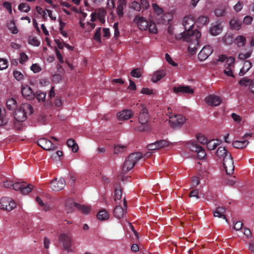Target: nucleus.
<instances>
[{
    "instance_id": "1",
    "label": "nucleus",
    "mask_w": 254,
    "mask_h": 254,
    "mask_svg": "<svg viewBox=\"0 0 254 254\" xmlns=\"http://www.w3.org/2000/svg\"><path fill=\"white\" fill-rule=\"evenodd\" d=\"M201 36V33L197 30L194 31H189L188 32H182L175 36L177 40L183 39V41L187 42H190V44L188 47L189 52L193 55L195 54L197 47L199 46V39Z\"/></svg>"
},
{
    "instance_id": "2",
    "label": "nucleus",
    "mask_w": 254,
    "mask_h": 254,
    "mask_svg": "<svg viewBox=\"0 0 254 254\" xmlns=\"http://www.w3.org/2000/svg\"><path fill=\"white\" fill-rule=\"evenodd\" d=\"M33 113V109L31 105L28 103H24L15 111L14 116L17 122H23L26 120L28 115H30Z\"/></svg>"
},
{
    "instance_id": "3",
    "label": "nucleus",
    "mask_w": 254,
    "mask_h": 254,
    "mask_svg": "<svg viewBox=\"0 0 254 254\" xmlns=\"http://www.w3.org/2000/svg\"><path fill=\"white\" fill-rule=\"evenodd\" d=\"M142 157L143 155L140 152L131 153L126 158L123 167V170L124 172L129 171Z\"/></svg>"
},
{
    "instance_id": "4",
    "label": "nucleus",
    "mask_w": 254,
    "mask_h": 254,
    "mask_svg": "<svg viewBox=\"0 0 254 254\" xmlns=\"http://www.w3.org/2000/svg\"><path fill=\"white\" fill-rule=\"evenodd\" d=\"M136 106L139 112L138 120L139 124L141 125L148 124L147 122L149 117L148 110L145 106L142 104H136Z\"/></svg>"
},
{
    "instance_id": "5",
    "label": "nucleus",
    "mask_w": 254,
    "mask_h": 254,
    "mask_svg": "<svg viewBox=\"0 0 254 254\" xmlns=\"http://www.w3.org/2000/svg\"><path fill=\"white\" fill-rule=\"evenodd\" d=\"M59 241L63 245V249L68 253L71 252V236L70 234L62 233L59 236Z\"/></svg>"
},
{
    "instance_id": "6",
    "label": "nucleus",
    "mask_w": 254,
    "mask_h": 254,
    "mask_svg": "<svg viewBox=\"0 0 254 254\" xmlns=\"http://www.w3.org/2000/svg\"><path fill=\"white\" fill-rule=\"evenodd\" d=\"M16 206L14 201L10 197H3L0 199V208L10 211Z\"/></svg>"
},
{
    "instance_id": "7",
    "label": "nucleus",
    "mask_w": 254,
    "mask_h": 254,
    "mask_svg": "<svg viewBox=\"0 0 254 254\" xmlns=\"http://www.w3.org/2000/svg\"><path fill=\"white\" fill-rule=\"evenodd\" d=\"M33 188L32 185H27L24 182H16L13 184V189L15 190L20 191L23 194H28L32 191Z\"/></svg>"
},
{
    "instance_id": "8",
    "label": "nucleus",
    "mask_w": 254,
    "mask_h": 254,
    "mask_svg": "<svg viewBox=\"0 0 254 254\" xmlns=\"http://www.w3.org/2000/svg\"><path fill=\"white\" fill-rule=\"evenodd\" d=\"M223 166L228 175H230L233 173L235 166L233 159L231 154H228L224 157Z\"/></svg>"
},
{
    "instance_id": "9",
    "label": "nucleus",
    "mask_w": 254,
    "mask_h": 254,
    "mask_svg": "<svg viewBox=\"0 0 254 254\" xmlns=\"http://www.w3.org/2000/svg\"><path fill=\"white\" fill-rule=\"evenodd\" d=\"M170 118L169 123L173 128L180 127L186 122L185 117L182 115H177Z\"/></svg>"
},
{
    "instance_id": "10",
    "label": "nucleus",
    "mask_w": 254,
    "mask_h": 254,
    "mask_svg": "<svg viewBox=\"0 0 254 254\" xmlns=\"http://www.w3.org/2000/svg\"><path fill=\"white\" fill-rule=\"evenodd\" d=\"M235 58L230 57L227 59L225 64L226 69L224 70L225 74L228 76L234 77L233 74V68L234 67Z\"/></svg>"
},
{
    "instance_id": "11",
    "label": "nucleus",
    "mask_w": 254,
    "mask_h": 254,
    "mask_svg": "<svg viewBox=\"0 0 254 254\" xmlns=\"http://www.w3.org/2000/svg\"><path fill=\"white\" fill-rule=\"evenodd\" d=\"M65 185V181L64 178H61L57 180L55 178L51 181L50 183V188L54 191H60L63 190Z\"/></svg>"
},
{
    "instance_id": "12",
    "label": "nucleus",
    "mask_w": 254,
    "mask_h": 254,
    "mask_svg": "<svg viewBox=\"0 0 254 254\" xmlns=\"http://www.w3.org/2000/svg\"><path fill=\"white\" fill-rule=\"evenodd\" d=\"M195 23V18L191 15L187 16L184 18L183 26L187 32L193 31L192 29ZM194 30H193L194 31Z\"/></svg>"
},
{
    "instance_id": "13",
    "label": "nucleus",
    "mask_w": 254,
    "mask_h": 254,
    "mask_svg": "<svg viewBox=\"0 0 254 254\" xmlns=\"http://www.w3.org/2000/svg\"><path fill=\"white\" fill-rule=\"evenodd\" d=\"M37 144L45 150H54L57 148L50 140L45 138L39 139L37 141Z\"/></svg>"
},
{
    "instance_id": "14",
    "label": "nucleus",
    "mask_w": 254,
    "mask_h": 254,
    "mask_svg": "<svg viewBox=\"0 0 254 254\" xmlns=\"http://www.w3.org/2000/svg\"><path fill=\"white\" fill-rule=\"evenodd\" d=\"M133 22L137 24L140 30L145 31L148 29L149 23L143 17L137 15L135 17Z\"/></svg>"
},
{
    "instance_id": "15",
    "label": "nucleus",
    "mask_w": 254,
    "mask_h": 254,
    "mask_svg": "<svg viewBox=\"0 0 254 254\" xmlns=\"http://www.w3.org/2000/svg\"><path fill=\"white\" fill-rule=\"evenodd\" d=\"M205 101L210 106H218L222 103V99L219 96L209 95L205 98Z\"/></svg>"
},
{
    "instance_id": "16",
    "label": "nucleus",
    "mask_w": 254,
    "mask_h": 254,
    "mask_svg": "<svg viewBox=\"0 0 254 254\" xmlns=\"http://www.w3.org/2000/svg\"><path fill=\"white\" fill-rule=\"evenodd\" d=\"M212 48L209 45L203 47L198 55V58L200 61L205 60L213 52Z\"/></svg>"
},
{
    "instance_id": "17",
    "label": "nucleus",
    "mask_w": 254,
    "mask_h": 254,
    "mask_svg": "<svg viewBox=\"0 0 254 254\" xmlns=\"http://www.w3.org/2000/svg\"><path fill=\"white\" fill-rule=\"evenodd\" d=\"M21 93L24 98L28 100H32L35 98V95L33 90L27 85H22Z\"/></svg>"
},
{
    "instance_id": "18",
    "label": "nucleus",
    "mask_w": 254,
    "mask_h": 254,
    "mask_svg": "<svg viewBox=\"0 0 254 254\" xmlns=\"http://www.w3.org/2000/svg\"><path fill=\"white\" fill-rule=\"evenodd\" d=\"M174 92L178 94H192L193 93V89L191 88L189 86L180 85L173 88Z\"/></svg>"
},
{
    "instance_id": "19",
    "label": "nucleus",
    "mask_w": 254,
    "mask_h": 254,
    "mask_svg": "<svg viewBox=\"0 0 254 254\" xmlns=\"http://www.w3.org/2000/svg\"><path fill=\"white\" fill-rule=\"evenodd\" d=\"M133 116V113L129 109H125L117 114L119 120H127L132 118Z\"/></svg>"
},
{
    "instance_id": "20",
    "label": "nucleus",
    "mask_w": 254,
    "mask_h": 254,
    "mask_svg": "<svg viewBox=\"0 0 254 254\" xmlns=\"http://www.w3.org/2000/svg\"><path fill=\"white\" fill-rule=\"evenodd\" d=\"M222 28L221 23L216 22L214 24H212L209 29V32L213 36H217L221 33Z\"/></svg>"
},
{
    "instance_id": "21",
    "label": "nucleus",
    "mask_w": 254,
    "mask_h": 254,
    "mask_svg": "<svg viewBox=\"0 0 254 254\" xmlns=\"http://www.w3.org/2000/svg\"><path fill=\"white\" fill-rule=\"evenodd\" d=\"M127 5L126 0H119L117 7V13L119 17H122L124 15V9Z\"/></svg>"
},
{
    "instance_id": "22",
    "label": "nucleus",
    "mask_w": 254,
    "mask_h": 254,
    "mask_svg": "<svg viewBox=\"0 0 254 254\" xmlns=\"http://www.w3.org/2000/svg\"><path fill=\"white\" fill-rule=\"evenodd\" d=\"M186 147L189 148L190 151L196 153L201 147L196 141L187 142L186 143Z\"/></svg>"
},
{
    "instance_id": "23",
    "label": "nucleus",
    "mask_w": 254,
    "mask_h": 254,
    "mask_svg": "<svg viewBox=\"0 0 254 254\" xmlns=\"http://www.w3.org/2000/svg\"><path fill=\"white\" fill-rule=\"evenodd\" d=\"M231 29L239 30L241 28L242 22L237 18H233L229 22Z\"/></svg>"
},
{
    "instance_id": "24",
    "label": "nucleus",
    "mask_w": 254,
    "mask_h": 254,
    "mask_svg": "<svg viewBox=\"0 0 254 254\" xmlns=\"http://www.w3.org/2000/svg\"><path fill=\"white\" fill-rule=\"evenodd\" d=\"M227 6L225 5L218 6L214 10V14L217 17L224 16L225 15V11Z\"/></svg>"
},
{
    "instance_id": "25",
    "label": "nucleus",
    "mask_w": 254,
    "mask_h": 254,
    "mask_svg": "<svg viewBox=\"0 0 254 254\" xmlns=\"http://www.w3.org/2000/svg\"><path fill=\"white\" fill-rule=\"evenodd\" d=\"M166 72L164 70H160L155 72L152 78V80L154 82H156L160 80L162 78L165 76Z\"/></svg>"
},
{
    "instance_id": "26",
    "label": "nucleus",
    "mask_w": 254,
    "mask_h": 254,
    "mask_svg": "<svg viewBox=\"0 0 254 254\" xmlns=\"http://www.w3.org/2000/svg\"><path fill=\"white\" fill-rule=\"evenodd\" d=\"M246 38L243 35H238L234 40V42L239 47H243L246 43Z\"/></svg>"
},
{
    "instance_id": "27",
    "label": "nucleus",
    "mask_w": 254,
    "mask_h": 254,
    "mask_svg": "<svg viewBox=\"0 0 254 254\" xmlns=\"http://www.w3.org/2000/svg\"><path fill=\"white\" fill-rule=\"evenodd\" d=\"M249 144L248 140L238 141L236 140L232 143L233 146L238 149H242L246 147Z\"/></svg>"
},
{
    "instance_id": "28",
    "label": "nucleus",
    "mask_w": 254,
    "mask_h": 254,
    "mask_svg": "<svg viewBox=\"0 0 254 254\" xmlns=\"http://www.w3.org/2000/svg\"><path fill=\"white\" fill-rule=\"evenodd\" d=\"M6 104L7 109L9 110H14L17 107L16 101L13 98L8 99Z\"/></svg>"
},
{
    "instance_id": "29",
    "label": "nucleus",
    "mask_w": 254,
    "mask_h": 254,
    "mask_svg": "<svg viewBox=\"0 0 254 254\" xmlns=\"http://www.w3.org/2000/svg\"><path fill=\"white\" fill-rule=\"evenodd\" d=\"M209 21L208 17L206 16L201 15L199 16L197 19L195 18V23L201 26L204 25L208 23Z\"/></svg>"
},
{
    "instance_id": "30",
    "label": "nucleus",
    "mask_w": 254,
    "mask_h": 254,
    "mask_svg": "<svg viewBox=\"0 0 254 254\" xmlns=\"http://www.w3.org/2000/svg\"><path fill=\"white\" fill-rule=\"evenodd\" d=\"M66 144L69 147L72 148V151L73 152L75 153L78 151V146L73 139H68L66 141Z\"/></svg>"
},
{
    "instance_id": "31",
    "label": "nucleus",
    "mask_w": 254,
    "mask_h": 254,
    "mask_svg": "<svg viewBox=\"0 0 254 254\" xmlns=\"http://www.w3.org/2000/svg\"><path fill=\"white\" fill-rule=\"evenodd\" d=\"M73 205L75 207V208L81 211L82 213L84 214H87L89 211L90 210V208L88 206L82 205L81 204H79L76 202H74Z\"/></svg>"
},
{
    "instance_id": "32",
    "label": "nucleus",
    "mask_w": 254,
    "mask_h": 254,
    "mask_svg": "<svg viewBox=\"0 0 254 254\" xmlns=\"http://www.w3.org/2000/svg\"><path fill=\"white\" fill-rule=\"evenodd\" d=\"M124 213V210L123 207L120 206H117L114 211V214L116 217L118 218H122Z\"/></svg>"
},
{
    "instance_id": "33",
    "label": "nucleus",
    "mask_w": 254,
    "mask_h": 254,
    "mask_svg": "<svg viewBox=\"0 0 254 254\" xmlns=\"http://www.w3.org/2000/svg\"><path fill=\"white\" fill-rule=\"evenodd\" d=\"M34 95H35V98H36L39 102H44L45 100L46 93L42 92L40 90H38L34 93Z\"/></svg>"
},
{
    "instance_id": "34",
    "label": "nucleus",
    "mask_w": 254,
    "mask_h": 254,
    "mask_svg": "<svg viewBox=\"0 0 254 254\" xmlns=\"http://www.w3.org/2000/svg\"><path fill=\"white\" fill-rule=\"evenodd\" d=\"M221 143L220 140H217V142H215L214 140H211L207 142V147L209 150H213L216 148V147L219 145Z\"/></svg>"
},
{
    "instance_id": "35",
    "label": "nucleus",
    "mask_w": 254,
    "mask_h": 254,
    "mask_svg": "<svg viewBox=\"0 0 254 254\" xmlns=\"http://www.w3.org/2000/svg\"><path fill=\"white\" fill-rule=\"evenodd\" d=\"M97 218L101 221L106 220L108 219L109 215L104 209L100 210L97 214Z\"/></svg>"
},
{
    "instance_id": "36",
    "label": "nucleus",
    "mask_w": 254,
    "mask_h": 254,
    "mask_svg": "<svg viewBox=\"0 0 254 254\" xmlns=\"http://www.w3.org/2000/svg\"><path fill=\"white\" fill-rule=\"evenodd\" d=\"M228 154H230V153H228L227 152V151L226 150V149H225V147H219L218 149H217V150L216 151V155L219 157V158H222V157H224L226 156V155H227Z\"/></svg>"
},
{
    "instance_id": "37",
    "label": "nucleus",
    "mask_w": 254,
    "mask_h": 254,
    "mask_svg": "<svg viewBox=\"0 0 254 254\" xmlns=\"http://www.w3.org/2000/svg\"><path fill=\"white\" fill-rule=\"evenodd\" d=\"M5 110L3 109L2 111L0 109V126H5L7 124L8 120L6 118H5Z\"/></svg>"
},
{
    "instance_id": "38",
    "label": "nucleus",
    "mask_w": 254,
    "mask_h": 254,
    "mask_svg": "<svg viewBox=\"0 0 254 254\" xmlns=\"http://www.w3.org/2000/svg\"><path fill=\"white\" fill-rule=\"evenodd\" d=\"M151 129L150 126H149V124H145L144 125H141V126H137L135 128L134 130L143 132L145 131H149Z\"/></svg>"
},
{
    "instance_id": "39",
    "label": "nucleus",
    "mask_w": 254,
    "mask_h": 254,
    "mask_svg": "<svg viewBox=\"0 0 254 254\" xmlns=\"http://www.w3.org/2000/svg\"><path fill=\"white\" fill-rule=\"evenodd\" d=\"M158 149L166 147L170 144V143L166 140H160L156 141Z\"/></svg>"
},
{
    "instance_id": "40",
    "label": "nucleus",
    "mask_w": 254,
    "mask_h": 254,
    "mask_svg": "<svg viewBox=\"0 0 254 254\" xmlns=\"http://www.w3.org/2000/svg\"><path fill=\"white\" fill-rule=\"evenodd\" d=\"M126 148L125 145H116L114 146V154H119L123 152Z\"/></svg>"
},
{
    "instance_id": "41",
    "label": "nucleus",
    "mask_w": 254,
    "mask_h": 254,
    "mask_svg": "<svg viewBox=\"0 0 254 254\" xmlns=\"http://www.w3.org/2000/svg\"><path fill=\"white\" fill-rule=\"evenodd\" d=\"M36 200L37 203L43 207V210L45 211H47L50 210V207L47 204H45L39 196H37L36 198Z\"/></svg>"
},
{
    "instance_id": "42",
    "label": "nucleus",
    "mask_w": 254,
    "mask_h": 254,
    "mask_svg": "<svg viewBox=\"0 0 254 254\" xmlns=\"http://www.w3.org/2000/svg\"><path fill=\"white\" fill-rule=\"evenodd\" d=\"M28 43L29 44L34 46H39L40 44V42L37 39V38L33 36H30L29 37Z\"/></svg>"
},
{
    "instance_id": "43",
    "label": "nucleus",
    "mask_w": 254,
    "mask_h": 254,
    "mask_svg": "<svg viewBox=\"0 0 254 254\" xmlns=\"http://www.w3.org/2000/svg\"><path fill=\"white\" fill-rule=\"evenodd\" d=\"M115 200H119L122 197V191L120 186L116 187L114 191Z\"/></svg>"
},
{
    "instance_id": "44",
    "label": "nucleus",
    "mask_w": 254,
    "mask_h": 254,
    "mask_svg": "<svg viewBox=\"0 0 254 254\" xmlns=\"http://www.w3.org/2000/svg\"><path fill=\"white\" fill-rule=\"evenodd\" d=\"M101 28L99 27L95 31V33L94 35L93 39L98 43H101Z\"/></svg>"
},
{
    "instance_id": "45",
    "label": "nucleus",
    "mask_w": 254,
    "mask_h": 254,
    "mask_svg": "<svg viewBox=\"0 0 254 254\" xmlns=\"http://www.w3.org/2000/svg\"><path fill=\"white\" fill-rule=\"evenodd\" d=\"M18 9L27 12L30 10V7L25 3H21L18 5Z\"/></svg>"
},
{
    "instance_id": "46",
    "label": "nucleus",
    "mask_w": 254,
    "mask_h": 254,
    "mask_svg": "<svg viewBox=\"0 0 254 254\" xmlns=\"http://www.w3.org/2000/svg\"><path fill=\"white\" fill-rule=\"evenodd\" d=\"M130 7L134 10L139 11L141 9V6L140 3L136 1H133L131 2Z\"/></svg>"
},
{
    "instance_id": "47",
    "label": "nucleus",
    "mask_w": 254,
    "mask_h": 254,
    "mask_svg": "<svg viewBox=\"0 0 254 254\" xmlns=\"http://www.w3.org/2000/svg\"><path fill=\"white\" fill-rule=\"evenodd\" d=\"M154 11L157 15H160L164 12L163 9L159 7L156 3H153L152 5Z\"/></svg>"
},
{
    "instance_id": "48",
    "label": "nucleus",
    "mask_w": 254,
    "mask_h": 254,
    "mask_svg": "<svg viewBox=\"0 0 254 254\" xmlns=\"http://www.w3.org/2000/svg\"><path fill=\"white\" fill-rule=\"evenodd\" d=\"M251 79H248L246 77L242 78L239 82V84L241 86H243L245 87H247V86L250 85L251 82H252Z\"/></svg>"
},
{
    "instance_id": "49",
    "label": "nucleus",
    "mask_w": 254,
    "mask_h": 254,
    "mask_svg": "<svg viewBox=\"0 0 254 254\" xmlns=\"http://www.w3.org/2000/svg\"><path fill=\"white\" fill-rule=\"evenodd\" d=\"M8 29L11 31L12 34H17L18 30L17 27L15 25V23L13 21H11L8 26Z\"/></svg>"
},
{
    "instance_id": "50",
    "label": "nucleus",
    "mask_w": 254,
    "mask_h": 254,
    "mask_svg": "<svg viewBox=\"0 0 254 254\" xmlns=\"http://www.w3.org/2000/svg\"><path fill=\"white\" fill-rule=\"evenodd\" d=\"M148 29L150 33L155 34L157 32V28L154 22H150L148 24Z\"/></svg>"
},
{
    "instance_id": "51",
    "label": "nucleus",
    "mask_w": 254,
    "mask_h": 254,
    "mask_svg": "<svg viewBox=\"0 0 254 254\" xmlns=\"http://www.w3.org/2000/svg\"><path fill=\"white\" fill-rule=\"evenodd\" d=\"M130 75L136 78H139L141 77L140 69L139 68L133 69L130 72Z\"/></svg>"
},
{
    "instance_id": "52",
    "label": "nucleus",
    "mask_w": 254,
    "mask_h": 254,
    "mask_svg": "<svg viewBox=\"0 0 254 254\" xmlns=\"http://www.w3.org/2000/svg\"><path fill=\"white\" fill-rule=\"evenodd\" d=\"M8 66V61L7 60L0 58V70L6 69Z\"/></svg>"
},
{
    "instance_id": "53",
    "label": "nucleus",
    "mask_w": 254,
    "mask_h": 254,
    "mask_svg": "<svg viewBox=\"0 0 254 254\" xmlns=\"http://www.w3.org/2000/svg\"><path fill=\"white\" fill-rule=\"evenodd\" d=\"M252 64L249 61H246L244 62V66L242 67V70L245 72H248L249 69L252 67Z\"/></svg>"
},
{
    "instance_id": "54",
    "label": "nucleus",
    "mask_w": 254,
    "mask_h": 254,
    "mask_svg": "<svg viewBox=\"0 0 254 254\" xmlns=\"http://www.w3.org/2000/svg\"><path fill=\"white\" fill-rule=\"evenodd\" d=\"M165 59L166 61L172 66H177L178 65V64L173 61L170 56L168 53L165 54Z\"/></svg>"
},
{
    "instance_id": "55",
    "label": "nucleus",
    "mask_w": 254,
    "mask_h": 254,
    "mask_svg": "<svg viewBox=\"0 0 254 254\" xmlns=\"http://www.w3.org/2000/svg\"><path fill=\"white\" fill-rule=\"evenodd\" d=\"M197 140L201 144H205L207 143V139L204 135L201 134L196 135Z\"/></svg>"
},
{
    "instance_id": "56",
    "label": "nucleus",
    "mask_w": 254,
    "mask_h": 254,
    "mask_svg": "<svg viewBox=\"0 0 254 254\" xmlns=\"http://www.w3.org/2000/svg\"><path fill=\"white\" fill-rule=\"evenodd\" d=\"M198 158L199 159H202L205 158L206 156V153L205 152V150L203 149V148L201 147V149H200L198 152H197Z\"/></svg>"
},
{
    "instance_id": "57",
    "label": "nucleus",
    "mask_w": 254,
    "mask_h": 254,
    "mask_svg": "<svg viewBox=\"0 0 254 254\" xmlns=\"http://www.w3.org/2000/svg\"><path fill=\"white\" fill-rule=\"evenodd\" d=\"M13 75L18 81H20L23 78V75L20 72L17 70L14 71Z\"/></svg>"
},
{
    "instance_id": "58",
    "label": "nucleus",
    "mask_w": 254,
    "mask_h": 254,
    "mask_svg": "<svg viewBox=\"0 0 254 254\" xmlns=\"http://www.w3.org/2000/svg\"><path fill=\"white\" fill-rule=\"evenodd\" d=\"M243 2L239 1L234 5V9L236 12H239L243 8Z\"/></svg>"
},
{
    "instance_id": "59",
    "label": "nucleus",
    "mask_w": 254,
    "mask_h": 254,
    "mask_svg": "<svg viewBox=\"0 0 254 254\" xmlns=\"http://www.w3.org/2000/svg\"><path fill=\"white\" fill-rule=\"evenodd\" d=\"M200 183V179L197 177H194L192 178V182H191V186L192 187H196L197 186L199 185Z\"/></svg>"
},
{
    "instance_id": "60",
    "label": "nucleus",
    "mask_w": 254,
    "mask_h": 254,
    "mask_svg": "<svg viewBox=\"0 0 254 254\" xmlns=\"http://www.w3.org/2000/svg\"><path fill=\"white\" fill-rule=\"evenodd\" d=\"M158 146H157V144L156 142L154 143H150L148 144L147 146V148L148 150H158Z\"/></svg>"
},
{
    "instance_id": "61",
    "label": "nucleus",
    "mask_w": 254,
    "mask_h": 254,
    "mask_svg": "<svg viewBox=\"0 0 254 254\" xmlns=\"http://www.w3.org/2000/svg\"><path fill=\"white\" fill-rule=\"evenodd\" d=\"M28 59V56L24 53H22L20 54V63L21 64H23Z\"/></svg>"
},
{
    "instance_id": "62",
    "label": "nucleus",
    "mask_w": 254,
    "mask_h": 254,
    "mask_svg": "<svg viewBox=\"0 0 254 254\" xmlns=\"http://www.w3.org/2000/svg\"><path fill=\"white\" fill-rule=\"evenodd\" d=\"M31 69L34 72L37 73L41 71V67L37 64H32L31 66Z\"/></svg>"
},
{
    "instance_id": "63",
    "label": "nucleus",
    "mask_w": 254,
    "mask_h": 254,
    "mask_svg": "<svg viewBox=\"0 0 254 254\" xmlns=\"http://www.w3.org/2000/svg\"><path fill=\"white\" fill-rule=\"evenodd\" d=\"M189 196L190 197H195L196 198H198V190L197 189H195L190 191Z\"/></svg>"
},
{
    "instance_id": "64",
    "label": "nucleus",
    "mask_w": 254,
    "mask_h": 254,
    "mask_svg": "<svg viewBox=\"0 0 254 254\" xmlns=\"http://www.w3.org/2000/svg\"><path fill=\"white\" fill-rule=\"evenodd\" d=\"M140 4L141 7H142L145 10L147 9L149 6V2L147 0H140Z\"/></svg>"
}]
</instances>
